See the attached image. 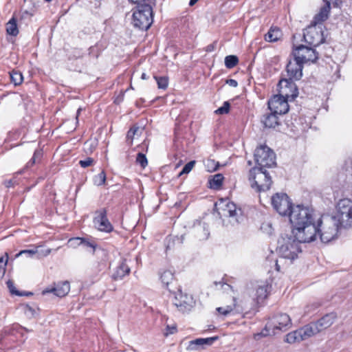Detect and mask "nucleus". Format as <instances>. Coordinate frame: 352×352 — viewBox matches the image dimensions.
I'll return each mask as SVG.
<instances>
[{
	"instance_id": "4c0bfd02",
	"label": "nucleus",
	"mask_w": 352,
	"mask_h": 352,
	"mask_svg": "<svg viewBox=\"0 0 352 352\" xmlns=\"http://www.w3.org/2000/svg\"><path fill=\"white\" fill-rule=\"evenodd\" d=\"M68 245L72 248H76L81 244V237H74L69 239L67 242Z\"/></svg>"
},
{
	"instance_id": "09e8293b",
	"label": "nucleus",
	"mask_w": 352,
	"mask_h": 352,
	"mask_svg": "<svg viewBox=\"0 0 352 352\" xmlns=\"http://www.w3.org/2000/svg\"><path fill=\"white\" fill-rule=\"evenodd\" d=\"M129 1L134 3L138 4V6H140V5H142V4H145V3H149L150 5H151V3L155 0H129Z\"/></svg>"
},
{
	"instance_id": "680f3d73",
	"label": "nucleus",
	"mask_w": 352,
	"mask_h": 352,
	"mask_svg": "<svg viewBox=\"0 0 352 352\" xmlns=\"http://www.w3.org/2000/svg\"><path fill=\"white\" fill-rule=\"evenodd\" d=\"M23 329H25L26 331H29L28 329H27V328H23Z\"/></svg>"
},
{
	"instance_id": "9d476101",
	"label": "nucleus",
	"mask_w": 352,
	"mask_h": 352,
	"mask_svg": "<svg viewBox=\"0 0 352 352\" xmlns=\"http://www.w3.org/2000/svg\"><path fill=\"white\" fill-rule=\"evenodd\" d=\"M271 203L274 209L281 216H289L294 207L285 193H276L272 197Z\"/></svg>"
},
{
	"instance_id": "37998d69",
	"label": "nucleus",
	"mask_w": 352,
	"mask_h": 352,
	"mask_svg": "<svg viewBox=\"0 0 352 352\" xmlns=\"http://www.w3.org/2000/svg\"><path fill=\"white\" fill-rule=\"evenodd\" d=\"M177 331V327L175 324L171 325L168 324L166 328V332L164 333L165 336H168V335L173 334Z\"/></svg>"
},
{
	"instance_id": "bf43d9fd",
	"label": "nucleus",
	"mask_w": 352,
	"mask_h": 352,
	"mask_svg": "<svg viewBox=\"0 0 352 352\" xmlns=\"http://www.w3.org/2000/svg\"><path fill=\"white\" fill-rule=\"evenodd\" d=\"M4 261L3 257H0V263H3Z\"/></svg>"
},
{
	"instance_id": "6ab92c4d",
	"label": "nucleus",
	"mask_w": 352,
	"mask_h": 352,
	"mask_svg": "<svg viewBox=\"0 0 352 352\" xmlns=\"http://www.w3.org/2000/svg\"><path fill=\"white\" fill-rule=\"evenodd\" d=\"M267 284L263 283L261 285L256 286L252 292V299L259 303L263 302L267 296Z\"/></svg>"
},
{
	"instance_id": "603ef678",
	"label": "nucleus",
	"mask_w": 352,
	"mask_h": 352,
	"mask_svg": "<svg viewBox=\"0 0 352 352\" xmlns=\"http://www.w3.org/2000/svg\"><path fill=\"white\" fill-rule=\"evenodd\" d=\"M324 1L327 2V4H329V6H330L331 2L336 6H339L340 4L341 3L340 0H324Z\"/></svg>"
},
{
	"instance_id": "a878e982",
	"label": "nucleus",
	"mask_w": 352,
	"mask_h": 352,
	"mask_svg": "<svg viewBox=\"0 0 352 352\" xmlns=\"http://www.w3.org/2000/svg\"><path fill=\"white\" fill-rule=\"evenodd\" d=\"M237 307L238 305L236 302V298L233 297L232 304L217 307V311H218L219 314L224 316H226L228 314H231L232 311H234Z\"/></svg>"
},
{
	"instance_id": "393cba45",
	"label": "nucleus",
	"mask_w": 352,
	"mask_h": 352,
	"mask_svg": "<svg viewBox=\"0 0 352 352\" xmlns=\"http://www.w3.org/2000/svg\"><path fill=\"white\" fill-rule=\"evenodd\" d=\"M282 34L279 28H271L265 35V40L267 42L277 41L281 37Z\"/></svg>"
},
{
	"instance_id": "f3484780",
	"label": "nucleus",
	"mask_w": 352,
	"mask_h": 352,
	"mask_svg": "<svg viewBox=\"0 0 352 352\" xmlns=\"http://www.w3.org/2000/svg\"><path fill=\"white\" fill-rule=\"evenodd\" d=\"M336 318V315L333 313L328 314L324 316L322 318L314 322L316 326H317V329H318V332H321L327 328L330 327L333 323L334 322Z\"/></svg>"
},
{
	"instance_id": "c9c22d12",
	"label": "nucleus",
	"mask_w": 352,
	"mask_h": 352,
	"mask_svg": "<svg viewBox=\"0 0 352 352\" xmlns=\"http://www.w3.org/2000/svg\"><path fill=\"white\" fill-rule=\"evenodd\" d=\"M158 87L160 89H166L168 86V79L166 77H155Z\"/></svg>"
},
{
	"instance_id": "9b49d317",
	"label": "nucleus",
	"mask_w": 352,
	"mask_h": 352,
	"mask_svg": "<svg viewBox=\"0 0 352 352\" xmlns=\"http://www.w3.org/2000/svg\"><path fill=\"white\" fill-rule=\"evenodd\" d=\"M321 24H311L304 31L305 41L313 47L318 46L324 39Z\"/></svg>"
},
{
	"instance_id": "ea45409f",
	"label": "nucleus",
	"mask_w": 352,
	"mask_h": 352,
	"mask_svg": "<svg viewBox=\"0 0 352 352\" xmlns=\"http://www.w3.org/2000/svg\"><path fill=\"white\" fill-rule=\"evenodd\" d=\"M230 109V103L228 102H224L222 107L218 108L215 113L217 114H226L228 113Z\"/></svg>"
},
{
	"instance_id": "7c9ffc66",
	"label": "nucleus",
	"mask_w": 352,
	"mask_h": 352,
	"mask_svg": "<svg viewBox=\"0 0 352 352\" xmlns=\"http://www.w3.org/2000/svg\"><path fill=\"white\" fill-rule=\"evenodd\" d=\"M11 81L15 85H20L23 82V75L20 72L13 70L10 73Z\"/></svg>"
},
{
	"instance_id": "a19ab883",
	"label": "nucleus",
	"mask_w": 352,
	"mask_h": 352,
	"mask_svg": "<svg viewBox=\"0 0 352 352\" xmlns=\"http://www.w3.org/2000/svg\"><path fill=\"white\" fill-rule=\"evenodd\" d=\"M81 244L85 247H89L93 249V252L95 251L96 248V244L94 241H90L87 239L81 238Z\"/></svg>"
},
{
	"instance_id": "4468645a",
	"label": "nucleus",
	"mask_w": 352,
	"mask_h": 352,
	"mask_svg": "<svg viewBox=\"0 0 352 352\" xmlns=\"http://www.w3.org/2000/svg\"><path fill=\"white\" fill-rule=\"evenodd\" d=\"M304 63L298 61L295 57L292 60H289L287 65V72L289 77V82L292 80H300L302 76V68Z\"/></svg>"
},
{
	"instance_id": "0e129e2a",
	"label": "nucleus",
	"mask_w": 352,
	"mask_h": 352,
	"mask_svg": "<svg viewBox=\"0 0 352 352\" xmlns=\"http://www.w3.org/2000/svg\"><path fill=\"white\" fill-rule=\"evenodd\" d=\"M208 50H211V47H210V46H208Z\"/></svg>"
},
{
	"instance_id": "052dcab7",
	"label": "nucleus",
	"mask_w": 352,
	"mask_h": 352,
	"mask_svg": "<svg viewBox=\"0 0 352 352\" xmlns=\"http://www.w3.org/2000/svg\"><path fill=\"white\" fill-rule=\"evenodd\" d=\"M7 262H8V259L6 258V261H5V265H6Z\"/></svg>"
},
{
	"instance_id": "5701e85b",
	"label": "nucleus",
	"mask_w": 352,
	"mask_h": 352,
	"mask_svg": "<svg viewBox=\"0 0 352 352\" xmlns=\"http://www.w3.org/2000/svg\"><path fill=\"white\" fill-rule=\"evenodd\" d=\"M261 122L267 128H274L279 124L278 115L272 111L263 115Z\"/></svg>"
},
{
	"instance_id": "49530a36",
	"label": "nucleus",
	"mask_w": 352,
	"mask_h": 352,
	"mask_svg": "<svg viewBox=\"0 0 352 352\" xmlns=\"http://www.w3.org/2000/svg\"><path fill=\"white\" fill-rule=\"evenodd\" d=\"M38 252V250H21V252H19V253H18L16 254V256H19L20 255H22L23 254H29L30 256H32L34 254H36V253Z\"/></svg>"
},
{
	"instance_id": "a211bd4d",
	"label": "nucleus",
	"mask_w": 352,
	"mask_h": 352,
	"mask_svg": "<svg viewBox=\"0 0 352 352\" xmlns=\"http://www.w3.org/2000/svg\"><path fill=\"white\" fill-rule=\"evenodd\" d=\"M94 223L98 229L100 231L109 232H111L113 229L112 226L107 219L104 212H101L97 217L95 218Z\"/></svg>"
},
{
	"instance_id": "ddd939ff",
	"label": "nucleus",
	"mask_w": 352,
	"mask_h": 352,
	"mask_svg": "<svg viewBox=\"0 0 352 352\" xmlns=\"http://www.w3.org/2000/svg\"><path fill=\"white\" fill-rule=\"evenodd\" d=\"M174 305L181 311L185 312L190 309L193 305L191 296L183 294L180 289L175 293L173 298Z\"/></svg>"
},
{
	"instance_id": "5fc2aeb1",
	"label": "nucleus",
	"mask_w": 352,
	"mask_h": 352,
	"mask_svg": "<svg viewBox=\"0 0 352 352\" xmlns=\"http://www.w3.org/2000/svg\"><path fill=\"white\" fill-rule=\"evenodd\" d=\"M199 0H190V3H189V5L190 6H193L194 4H195Z\"/></svg>"
},
{
	"instance_id": "6e6d98bb",
	"label": "nucleus",
	"mask_w": 352,
	"mask_h": 352,
	"mask_svg": "<svg viewBox=\"0 0 352 352\" xmlns=\"http://www.w3.org/2000/svg\"><path fill=\"white\" fill-rule=\"evenodd\" d=\"M141 78H142V79H143V80H146V79H147V78H148V77H147V76H146V74L145 73H143V74H142Z\"/></svg>"
},
{
	"instance_id": "f03ea898",
	"label": "nucleus",
	"mask_w": 352,
	"mask_h": 352,
	"mask_svg": "<svg viewBox=\"0 0 352 352\" xmlns=\"http://www.w3.org/2000/svg\"><path fill=\"white\" fill-rule=\"evenodd\" d=\"M289 217L295 239L300 242H311L316 239L317 219L312 209L297 205L292 209Z\"/></svg>"
},
{
	"instance_id": "1a4fd4ad",
	"label": "nucleus",
	"mask_w": 352,
	"mask_h": 352,
	"mask_svg": "<svg viewBox=\"0 0 352 352\" xmlns=\"http://www.w3.org/2000/svg\"><path fill=\"white\" fill-rule=\"evenodd\" d=\"M254 159L258 168H271L276 164V156L273 151L267 146H260L254 152Z\"/></svg>"
},
{
	"instance_id": "e433bc0d",
	"label": "nucleus",
	"mask_w": 352,
	"mask_h": 352,
	"mask_svg": "<svg viewBox=\"0 0 352 352\" xmlns=\"http://www.w3.org/2000/svg\"><path fill=\"white\" fill-rule=\"evenodd\" d=\"M195 164V161H190L188 163H187L184 167L183 168L182 170L179 173V176H181L183 174H188L191 171V170L193 168Z\"/></svg>"
},
{
	"instance_id": "423d86ee",
	"label": "nucleus",
	"mask_w": 352,
	"mask_h": 352,
	"mask_svg": "<svg viewBox=\"0 0 352 352\" xmlns=\"http://www.w3.org/2000/svg\"><path fill=\"white\" fill-rule=\"evenodd\" d=\"M215 208L224 223L235 226L243 220L241 208L228 199H221L215 204Z\"/></svg>"
},
{
	"instance_id": "e2e57ef3",
	"label": "nucleus",
	"mask_w": 352,
	"mask_h": 352,
	"mask_svg": "<svg viewBox=\"0 0 352 352\" xmlns=\"http://www.w3.org/2000/svg\"><path fill=\"white\" fill-rule=\"evenodd\" d=\"M208 50H211V47H210V46H208Z\"/></svg>"
},
{
	"instance_id": "cd10ccee",
	"label": "nucleus",
	"mask_w": 352,
	"mask_h": 352,
	"mask_svg": "<svg viewBox=\"0 0 352 352\" xmlns=\"http://www.w3.org/2000/svg\"><path fill=\"white\" fill-rule=\"evenodd\" d=\"M6 32L11 36H16L19 33V30L16 24V21L14 17H12L6 23Z\"/></svg>"
},
{
	"instance_id": "b1692460",
	"label": "nucleus",
	"mask_w": 352,
	"mask_h": 352,
	"mask_svg": "<svg viewBox=\"0 0 352 352\" xmlns=\"http://www.w3.org/2000/svg\"><path fill=\"white\" fill-rule=\"evenodd\" d=\"M329 10L330 6H329V4H326L323 6L319 13L315 16L313 24L320 25L322 21H325L328 18Z\"/></svg>"
},
{
	"instance_id": "2eb2a0df",
	"label": "nucleus",
	"mask_w": 352,
	"mask_h": 352,
	"mask_svg": "<svg viewBox=\"0 0 352 352\" xmlns=\"http://www.w3.org/2000/svg\"><path fill=\"white\" fill-rule=\"evenodd\" d=\"M70 290V285L68 281L60 282L55 284L54 286L48 287L45 288L42 294L43 295L53 293L54 295L58 297H63L66 296Z\"/></svg>"
},
{
	"instance_id": "412c9836",
	"label": "nucleus",
	"mask_w": 352,
	"mask_h": 352,
	"mask_svg": "<svg viewBox=\"0 0 352 352\" xmlns=\"http://www.w3.org/2000/svg\"><path fill=\"white\" fill-rule=\"evenodd\" d=\"M298 331L300 336H302V340H307L319 333L317 326H316L314 322H310L299 328Z\"/></svg>"
},
{
	"instance_id": "f8f14e48",
	"label": "nucleus",
	"mask_w": 352,
	"mask_h": 352,
	"mask_svg": "<svg viewBox=\"0 0 352 352\" xmlns=\"http://www.w3.org/2000/svg\"><path fill=\"white\" fill-rule=\"evenodd\" d=\"M293 56L302 63H314L318 59V54L313 47L300 45L293 50Z\"/></svg>"
},
{
	"instance_id": "4be33fe9",
	"label": "nucleus",
	"mask_w": 352,
	"mask_h": 352,
	"mask_svg": "<svg viewBox=\"0 0 352 352\" xmlns=\"http://www.w3.org/2000/svg\"><path fill=\"white\" fill-rule=\"evenodd\" d=\"M195 235L199 240H206L209 236L208 226L206 223L198 222L194 226Z\"/></svg>"
},
{
	"instance_id": "7ed1b4c3",
	"label": "nucleus",
	"mask_w": 352,
	"mask_h": 352,
	"mask_svg": "<svg viewBox=\"0 0 352 352\" xmlns=\"http://www.w3.org/2000/svg\"><path fill=\"white\" fill-rule=\"evenodd\" d=\"M278 86L280 94L274 96L268 101V108L276 115H282L289 111L287 100H294L298 96V89L293 82L287 79L280 80Z\"/></svg>"
},
{
	"instance_id": "c03bdc74",
	"label": "nucleus",
	"mask_w": 352,
	"mask_h": 352,
	"mask_svg": "<svg viewBox=\"0 0 352 352\" xmlns=\"http://www.w3.org/2000/svg\"><path fill=\"white\" fill-rule=\"evenodd\" d=\"M94 163V160L92 158L88 157L84 160H80L79 164L82 168H87L91 166Z\"/></svg>"
},
{
	"instance_id": "13d9d810",
	"label": "nucleus",
	"mask_w": 352,
	"mask_h": 352,
	"mask_svg": "<svg viewBox=\"0 0 352 352\" xmlns=\"http://www.w3.org/2000/svg\"><path fill=\"white\" fill-rule=\"evenodd\" d=\"M11 184H12V182H11V181H9V182H8L7 187L10 186H11Z\"/></svg>"
},
{
	"instance_id": "a18cd8bd",
	"label": "nucleus",
	"mask_w": 352,
	"mask_h": 352,
	"mask_svg": "<svg viewBox=\"0 0 352 352\" xmlns=\"http://www.w3.org/2000/svg\"><path fill=\"white\" fill-rule=\"evenodd\" d=\"M7 286L11 294H15V295H17V296H20L21 294L18 292V291H16L15 289V287H14V283L9 280L7 281Z\"/></svg>"
},
{
	"instance_id": "c85d7f7f",
	"label": "nucleus",
	"mask_w": 352,
	"mask_h": 352,
	"mask_svg": "<svg viewBox=\"0 0 352 352\" xmlns=\"http://www.w3.org/2000/svg\"><path fill=\"white\" fill-rule=\"evenodd\" d=\"M143 131V128L138 126L132 127L127 133V140L132 143L134 140L138 139L141 135Z\"/></svg>"
},
{
	"instance_id": "2f4dec72",
	"label": "nucleus",
	"mask_w": 352,
	"mask_h": 352,
	"mask_svg": "<svg viewBox=\"0 0 352 352\" xmlns=\"http://www.w3.org/2000/svg\"><path fill=\"white\" fill-rule=\"evenodd\" d=\"M238 63V58L234 55L227 56L225 58V65L227 68H233Z\"/></svg>"
},
{
	"instance_id": "0eeeda50",
	"label": "nucleus",
	"mask_w": 352,
	"mask_h": 352,
	"mask_svg": "<svg viewBox=\"0 0 352 352\" xmlns=\"http://www.w3.org/2000/svg\"><path fill=\"white\" fill-rule=\"evenodd\" d=\"M248 180L250 186L256 192H265L268 190L272 181L268 173L262 168L258 166L250 169L248 175Z\"/></svg>"
},
{
	"instance_id": "3c124183",
	"label": "nucleus",
	"mask_w": 352,
	"mask_h": 352,
	"mask_svg": "<svg viewBox=\"0 0 352 352\" xmlns=\"http://www.w3.org/2000/svg\"><path fill=\"white\" fill-rule=\"evenodd\" d=\"M226 84L230 87H236L238 85V82L234 79H228L226 80Z\"/></svg>"
},
{
	"instance_id": "bb28decb",
	"label": "nucleus",
	"mask_w": 352,
	"mask_h": 352,
	"mask_svg": "<svg viewBox=\"0 0 352 352\" xmlns=\"http://www.w3.org/2000/svg\"><path fill=\"white\" fill-rule=\"evenodd\" d=\"M285 342L289 344H294L302 341L298 329L287 333L285 337Z\"/></svg>"
},
{
	"instance_id": "8fccbe9b",
	"label": "nucleus",
	"mask_w": 352,
	"mask_h": 352,
	"mask_svg": "<svg viewBox=\"0 0 352 352\" xmlns=\"http://www.w3.org/2000/svg\"><path fill=\"white\" fill-rule=\"evenodd\" d=\"M24 311H25V314H27V315H32V316H33L34 314V312H35L34 309H32L29 305H26L25 307Z\"/></svg>"
},
{
	"instance_id": "473e14b6",
	"label": "nucleus",
	"mask_w": 352,
	"mask_h": 352,
	"mask_svg": "<svg viewBox=\"0 0 352 352\" xmlns=\"http://www.w3.org/2000/svg\"><path fill=\"white\" fill-rule=\"evenodd\" d=\"M205 166L208 172H213L217 170L219 162H215L214 160H207Z\"/></svg>"
},
{
	"instance_id": "f704fd0d",
	"label": "nucleus",
	"mask_w": 352,
	"mask_h": 352,
	"mask_svg": "<svg viewBox=\"0 0 352 352\" xmlns=\"http://www.w3.org/2000/svg\"><path fill=\"white\" fill-rule=\"evenodd\" d=\"M106 181V175L104 171L100 173L98 175H96L94 178V183L98 186H101L104 184Z\"/></svg>"
},
{
	"instance_id": "6e6552de",
	"label": "nucleus",
	"mask_w": 352,
	"mask_h": 352,
	"mask_svg": "<svg viewBox=\"0 0 352 352\" xmlns=\"http://www.w3.org/2000/svg\"><path fill=\"white\" fill-rule=\"evenodd\" d=\"M153 21L151 5L145 3L138 6L137 10L133 14L132 23L134 27L142 30H146L153 23Z\"/></svg>"
},
{
	"instance_id": "20e7f679",
	"label": "nucleus",
	"mask_w": 352,
	"mask_h": 352,
	"mask_svg": "<svg viewBox=\"0 0 352 352\" xmlns=\"http://www.w3.org/2000/svg\"><path fill=\"white\" fill-rule=\"evenodd\" d=\"M300 243L296 239H293L291 237L283 238L278 241L276 251L280 258L275 261L276 271L280 272L282 266L291 264L298 257V254L301 252Z\"/></svg>"
},
{
	"instance_id": "58836bf2",
	"label": "nucleus",
	"mask_w": 352,
	"mask_h": 352,
	"mask_svg": "<svg viewBox=\"0 0 352 352\" xmlns=\"http://www.w3.org/2000/svg\"><path fill=\"white\" fill-rule=\"evenodd\" d=\"M136 162L142 168H144L148 164L147 159H146V156L141 153H139L138 154L137 157H136Z\"/></svg>"
},
{
	"instance_id": "79ce46f5",
	"label": "nucleus",
	"mask_w": 352,
	"mask_h": 352,
	"mask_svg": "<svg viewBox=\"0 0 352 352\" xmlns=\"http://www.w3.org/2000/svg\"><path fill=\"white\" fill-rule=\"evenodd\" d=\"M41 155H42V152L41 151H38V150L35 151L32 158L28 162V165L32 166L33 164H34L36 163V160H39L41 158Z\"/></svg>"
},
{
	"instance_id": "864d4df0",
	"label": "nucleus",
	"mask_w": 352,
	"mask_h": 352,
	"mask_svg": "<svg viewBox=\"0 0 352 352\" xmlns=\"http://www.w3.org/2000/svg\"><path fill=\"white\" fill-rule=\"evenodd\" d=\"M267 228L271 229V225L270 223H263L261 226V229L263 230H266Z\"/></svg>"
},
{
	"instance_id": "dca6fc26",
	"label": "nucleus",
	"mask_w": 352,
	"mask_h": 352,
	"mask_svg": "<svg viewBox=\"0 0 352 352\" xmlns=\"http://www.w3.org/2000/svg\"><path fill=\"white\" fill-rule=\"evenodd\" d=\"M217 339V337H212L207 338H197L194 340H191L187 347V350L189 351H197L204 349L205 346L211 345L214 340Z\"/></svg>"
},
{
	"instance_id": "4d7b16f0",
	"label": "nucleus",
	"mask_w": 352,
	"mask_h": 352,
	"mask_svg": "<svg viewBox=\"0 0 352 352\" xmlns=\"http://www.w3.org/2000/svg\"><path fill=\"white\" fill-rule=\"evenodd\" d=\"M82 109L81 108H79L77 111V115H76V119H78V117L80 115V113Z\"/></svg>"
},
{
	"instance_id": "aec40b11",
	"label": "nucleus",
	"mask_w": 352,
	"mask_h": 352,
	"mask_svg": "<svg viewBox=\"0 0 352 352\" xmlns=\"http://www.w3.org/2000/svg\"><path fill=\"white\" fill-rule=\"evenodd\" d=\"M130 272V267L127 264L126 259H122L120 263L115 270V272L112 274V278L117 280L122 279L126 275H128Z\"/></svg>"
},
{
	"instance_id": "de8ad7c7",
	"label": "nucleus",
	"mask_w": 352,
	"mask_h": 352,
	"mask_svg": "<svg viewBox=\"0 0 352 352\" xmlns=\"http://www.w3.org/2000/svg\"><path fill=\"white\" fill-rule=\"evenodd\" d=\"M51 253V249L43 250L41 251H38L36 253L38 254V258H41V257L47 256Z\"/></svg>"
},
{
	"instance_id": "39448f33",
	"label": "nucleus",
	"mask_w": 352,
	"mask_h": 352,
	"mask_svg": "<svg viewBox=\"0 0 352 352\" xmlns=\"http://www.w3.org/2000/svg\"><path fill=\"white\" fill-rule=\"evenodd\" d=\"M292 324V320L289 315L287 314H277L270 319L261 333L254 334V338L258 340L261 337L273 336L285 331L291 328Z\"/></svg>"
},
{
	"instance_id": "72a5a7b5",
	"label": "nucleus",
	"mask_w": 352,
	"mask_h": 352,
	"mask_svg": "<svg viewBox=\"0 0 352 352\" xmlns=\"http://www.w3.org/2000/svg\"><path fill=\"white\" fill-rule=\"evenodd\" d=\"M161 280L164 284L168 285L169 283L173 280V275L170 271H164L161 274Z\"/></svg>"
},
{
	"instance_id": "f257e3e1",
	"label": "nucleus",
	"mask_w": 352,
	"mask_h": 352,
	"mask_svg": "<svg viewBox=\"0 0 352 352\" xmlns=\"http://www.w3.org/2000/svg\"><path fill=\"white\" fill-rule=\"evenodd\" d=\"M338 217L322 215L316 220L317 236H320L323 243L335 239L341 224L344 226H352V201L348 199H341L337 206Z\"/></svg>"
},
{
	"instance_id": "c756f323",
	"label": "nucleus",
	"mask_w": 352,
	"mask_h": 352,
	"mask_svg": "<svg viewBox=\"0 0 352 352\" xmlns=\"http://www.w3.org/2000/svg\"><path fill=\"white\" fill-rule=\"evenodd\" d=\"M223 180V176L220 174L214 175L212 179L209 180L210 187L213 189H219L221 185Z\"/></svg>"
}]
</instances>
